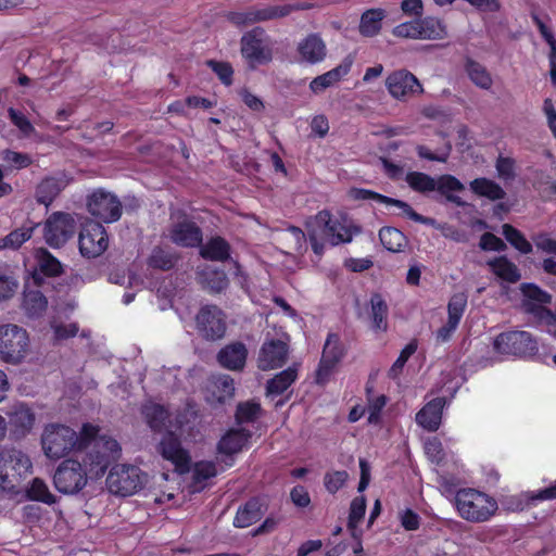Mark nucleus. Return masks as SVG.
<instances>
[{
    "label": "nucleus",
    "instance_id": "nucleus-1",
    "mask_svg": "<svg viewBox=\"0 0 556 556\" xmlns=\"http://www.w3.org/2000/svg\"><path fill=\"white\" fill-rule=\"evenodd\" d=\"M40 444L45 456L54 462L70 454L86 452L83 462L90 467V471L96 470L97 477L102 476L111 462L121 455L118 442L106 434H100L99 426L90 422L84 424L79 432L64 424H47L41 432Z\"/></svg>",
    "mask_w": 556,
    "mask_h": 556
},
{
    "label": "nucleus",
    "instance_id": "nucleus-2",
    "mask_svg": "<svg viewBox=\"0 0 556 556\" xmlns=\"http://www.w3.org/2000/svg\"><path fill=\"white\" fill-rule=\"evenodd\" d=\"M305 228L313 252L321 256L326 244L332 247L350 243L361 233V227L345 215L334 217L329 211H319L305 222Z\"/></svg>",
    "mask_w": 556,
    "mask_h": 556
},
{
    "label": "nucleus",
    "instance_id": "nucleus-3",
    "mask_svg": "<svg viewBox=\"0 0 556 556\" xmlns=\"http://www.w3.org/2000/svg\"><path fill=\"white\" fill-rule=\"evenodd\" d=\"M454 506L459 517L469 522L488 521L498 508L495 498L471 488L457 491Z\"/></svg>",
    "mask_w": 556,
    "mask_h": 556
},
{
    "label": "nucleus",
    "instance_id": "nucleus-4",
    "mask_svg": "<svg viewBox=\"0 0 556 556\" xmlns=\"http://www.w3.org/2000/svg\"><path fill=\"white\" fill-rule=\"evenodd\" d=\"M31 468V460L24 452L16 448L0 451V495L4 492L16 493Z\"/></svg>",
    "mask_w": 556,
    "mask_h": 556
},
{
    "label": "nucleus",
    "instance_id": "nucleus-5",
    "mask_svg": "<svg viewBox=\"0 0 556 556\" xmlns=\"http://www.w3.org/2000/svg\"><path fill=\"white\" fill-rule=\"evenodd\" d=\"M28 334L16 325L0 326V355L7 363L18 364L28 353Z\"/></svg>",
    "mask_w": 556,
    "mask_h": 556
},
{
    "label": "nucleus",
    "instance_id": "nucleus-6",
    "mask_svg": "<svg viewBox=\"0 0 556 556\" xmlns=\"http://www.w3.org/2000/svg\"><path fill=\"white\" fill-rule=\"evenodd\" d=\"M87 470L97 476L96 470L90 471L89 466L81 465L73 458L65 459L55 470L53 477L55 488L65 494L79 492L87 483Z\"/></svg>",
    "mask_w": 556,
    "mask_h": 556
},
{
    "label": "nucleus",
    "instance_id": "nucleus-7",
    "mask_svg": "<svg viewBox=\"0 0 556 556\" xmlns=\"http://www.w3.org/2000/svg\"><path fill=\"white\" fill-rule=\"evenodd\" d=\"M146 479L140 469L130 465L114 466L106 478V485L111 493L129 496L139 491Z\"/></svg>",
    "mask_w": 556,
    "mask_h": 556
},
{
    "label": "nucleus",
    "instance_id": "nucleus-8",
    "mask_svg": "<svg viewBox=\"0 0 556 556\" xmlns=\"http://www.w3.org/2000/svg\"><path fill=\"white\" fill-rule=\"evenodd\" d=\"M493 348L502 355L527 357L536 353L538 342L528 331H509L500 333L494 339Z\"/></svg>",
    "mask_w": 556,
    "mask_h": 556
},
{
    "label": "nucleus",
    "instance_id": "nucleus-9",
    "mask_svg": "<svg viewBox=\"0 0 556 556\" xmlns=\"http://www.w3.org/2000/svg\"><path fill=\"white\" fill-rule=\"evenodd\" d=\"M78 243L83 256L98 257L108 249V233L100 223L89 220L80 230Z\"/></svg>",
    "mask_w": 556,
    "mask_h": 556
},
{
    "label": "nucleus",
    "instance_id": "nucleus-10",
    "mask_svg": "<svg viewBox=\"0 0 556 556\" xmlns=\"http://www.w3.org/2000/svg\"><path fill=\"white\" fill-rule=\"evenodd\" d=\"M87 205L89 213L104 223H114L122 215V204L117 197L104 190L94 191Z\"/></svg>",
    "mask_w": 556,
    "mask_h": 556
},
{
    "label": "nucleus",
    "instance_id": "nucleus-11",
    "mask_svg": "<svg viewBox=\"0 0 556 556\" xmlns=\"http://www.w3.org/2000/svg\"><path fill=\"white\" fill-rule=\"evenodd\" d=\"M263 29L254 28L241 38V53L251 65L267 63L271 60V50Z\"/></svg>",
    "mask_w": 556,
    "mask_h": 556
},
{
    "label": "nucleus",
    "instance_id": "nucleus-12",
    "mask_svg": "<svg viewBox=\"0 0 556 556\" xmlns=\"http://www.w3.org/2000/svg\"><path fill=\"white\" fill-rule=\"evenodd\" d=\"M75 232V220L66 213H53L45 224V239L52 248L62 247Z\"/></svg>",
    "mask_w": 556,
    "mask_h": 556
},
{
    "label": "nucleus",
    "instance_id": "nucleus-13",
    "mask_svg": "<svg viewBox=\"0 0 556 556\" xmlns=\"http://www.w3.org/2000/svg\"><path fill=\"white\" fill-rule=\"evenodd\" d=\"M386 87L390 96L399 101H406L415 93L422 92L419 80L406 70H399L388 75Z\"/></svg>",
    "mask_w": 556,
    "mask_h": 556
},
{
    "label": "nucleus",
    "instance_id": "nucleus-14",
    "mask_svg": "<svg viewBox=\"0 0 556 556\" xmlns=\"http://www.w3.org/2000/svg\"><path fill=\"white\" fill-rule=\"evenodd\" d=\"M197 328L207 340H218L224 337L226 323L223 312L217 306H204L197 315Z\"/></svg>",
    "mask_w": 556,
    "mask_h": 556
},
{
    "label": "nucleus",
    "instance_id": "nucleus-15",
    "mask_svg": "<svg viewBox=\"0 0 556 556\" xmlns=\"http://www.w3.org/2000/svg\"><path fill=\"white\" fill-rule=\"evenodd\" d=\"M343 356L344 348L340 338L334 333H330L325 342L321 359L316 372L317 383H325L329 379Z\"/></svg>",
    "mask_w": 556,
    "mask_h": 556
},
{
    "label": "nucleus",
    "instance_id": "nucleus-16",
    "mask_svg": "<svg viewBox=\"0 0 556 556\" xmlns=\"http://www.w3.org/2000/svg\"><path fill=\"white\" fill-rule=\"evenodd\" d=\"M288 353L287 341L283 339H267L260 350L257 367L265 371L282 367L287 362Z\"/></svg>",
    "mask_w": 556,
    "mask_h": 556
},
{
    "label": "nucleus",
    "instance_id": "nucleus-17",
    "mask_svg": "<svg viewBox=\"0 0 556 556\" xmlns=\"http://www.w3.org/2000/svg\"><path fill=\"white\" fill-rule=\"evenodd\" d=\"M467 306V295L465 293L454 294L447 304V321L435 332L437 343H445L451 340L457 329Z\"/></svg>",
    "mask_w": 556,
    "mask_h": 556
},
{
    "label": "nucleus",
    "instance_id": "nucleus-18",
    "mask_svg": "<svg viewBox=\"0 0 556 556\" xmlns=\"http://www.w3.org/2000/svg\"><path fill=\"white\" fill-rule=\"evenodd\" d=\"M11 432L15 438H24L33 430L36 424V414L26 403L13 404L7 412Z\"/></svg>",
    "mask_w": 556,
    "mask_h": 556
},
{
    "label": "nucleus",
    "instance_id": "nucleus-19",
    "mask_svg": "<svg viewBox=\"0 0 556 556\" xmlns=\"http://www.w3.org/2000/svg\"><path fill=\"white\" fill-rule=\"evenodd\" d=\"M159 452L164 459L169 460L179 472L189 470L190 456L180 446V442L173 433H167L161 441Z\"/></svg>",
    "mask_w": 556,
    "mask_h": 556
},
{
    "label": "nucleus",
    "instance_id": "nucleus-20",
    "mask_svg": "<svg viewBox=\"0 0 556 556\" xmlns=\"http://www.w3.org/2000/svg\"><path fill=\"white\" fill-rule=\"evenodd\" d=\"M355 198L363 199V200L374 199V200L384 203L387 205H394L397 208H400L401 214L403 216H405L416 223H420V224H425V225H429V226L435 225V220L433 218L425 217V216L418 214L417 212H415L413 210V207L409 204H407L404 201L388 198L386 195H382V194H379V193H376V192H372L369 190H365V189L356 190Z\"/></svg>",
    "mask_w": 556,
    "mask_h": 556
},
{
    "label": "nucleus",
    "instance_id": "nucleus-21",
    "mask_svg": "<svg viewBox=\"0 0 556 556\" xmlns=\"http://www.w3.org/2000/svg\"><path fill=\"white\" fill-rule=\"evenodd\" d=\"M353 64V58L348 55L342 60V62L336 66L334 68L324 73L315 77L309 83V89L313 93H320L325 91L327 88H330L338 84L343 77H345L351 71Z\"/></svg>",
    "mask_w": 556,
    "mask_h": 556
},
{
    "label": "nucleus",
    "instance_id": "nucleus-22",
    "mask_svg": "<svg viewBox=\"0 0 556 556\" xmlns=\"http://www.w3.org/2000/svg\"><path fill=\"white\" fill-rule=\"evenodd\" d=\"M289 5H275L263 9H252L247 12H238L231 15V21L237 25H245L258 21H267L276 17H282L290 13Z\"/></svg>",
    "mask_w": 556,
    "mask_h": 556
},
{
    "label": "nucleus",
    "instance_id": "nucleus-23",
    "mask_svg": "<svg viewBox=\"0 0 556 556\" xmlns=\"http://www.w3.org/2000/svg\"><path fill=\"white\" fill-rule=\"evenodd\" d=\"M67 185L68 179L63 174L43 178L36 187L35 197L37 202L46 206L50 205Z\"/></svg>",
    "mask_w": 556,
    "mask_h": 556
},
{
    "label": "nucleus",
    "instance_id": "nucleus-24",
    "mask_svg": "<svg viewBox=\"0 0 556 556\" xmlns=\"http://www.w3.org/2000/svg\"><path fill=\"white\" fill-rule=\"evenodd\" d=\"M298 52L303 62L317 64L325 60L327 47L318 35L312 34L299 42Z\"/></svg>",
    "mask_w": 556,
    "mask_h": 556
},
{
    "label": "nucleus",
    "instance_id": "nucleus-25",
    "mask_svg": "<svg viewBox=\"0 0 556 556\" xmlns=\"http://www.w3.org/2000/svg\"><path fill=\"white\" fill-rule=\"evenodd\" d=\"M248 357V350L241 342L224 346L217 354L219 365L228 370H242Z\"/></svg>",
    "mask_w": 556,
    "mask_h": 556
},
{
    "label": "nucleus",
    "instance_id": "nucleus-26",
    "mask_svg": "<svg viewBox=\"0 0 556 556\" xmlns=\"http://www.w3.org/2000/svg\"><path fill=\"white\" fill-rule=\"evenodd\" d=\"M170 239L178 245L198 247L202 242V231L193 222L184 219L173 225Z\"/></svg>",
    "mask_w": 556,
    "mask_h": 556
},
{
    "label": "nucleus",
    "instance_id": "nucleus-27",
    "mask_svg": "<svg viewBox=\"0 0 556 556\" xmlns=\"http://www.w3.org/2000/svg\"><path fill=\"white\" fill-rule=\"evenodd\" d=\"M445 405L443 397H435L428 402L416 415V421L428 431H435L442 418V409Z\"/></svg>",
    "mask_w": 556,
    "mask_h": 556
},
{
    "label": "nucleus",
    "instance_id": "nucleus-28",
    "mask_svg": "<svg viewBox=\"0 0 556 556\" xmlns=\"http://www.w3.org/2000/svg\"><path fill=\"white\" fill-rule=\"evenodd\" d=\"M208 392L211 393V395L207 396V401L210 403L222 404L226 402L227 400L233 396V379L228 375H219L217 377H214L210 382Z\"/></svg>",
    "mask_w": 556,
    "mask_h": 556
},
{
    "label": "nucleus",
    "instance_id": "nucleus-29",
    "mask_svg": "<svg viewBox=\"0 0 556 556\" xmlns=\"http://www.w3.org/2000/svg\"><path fill=\"white\" fill-rule=\"evenodd\" d=\"M264 515L263 504L260 500L253 498L239 507L233 519V526L237 528H247L258 521Z\"/></svg>",
    "mask_w": 556,
    "mask_h": 556
},
{
    "label": "nucleus",
    "instance_id": "nucleus-30",
    "mask_svg": "<svg viewBox=\"0 0 556 556\" xmlns=\"http://www.w3.org/2000/svg\"><path fill=\"white\" fill-rule=\"evenodd\" d=\"M387 16L383 9H369L361 16L359 33L365 37L377 36L382 28V21Z\"/></svg>",
    "mask_w": 556,
    "mask_h": 556
},
{
    "label": "nucleus",
    "instance_id": "nucleus-31",
    "mask_svg": "<svg viewBox=\"0 0 556 556\" xmlns=\"http://www.w3.org/2000/svg\"><path fill=\"white\" fill-rule=\"evenodd\" d=\"M419 40H440L446 37L444 23L437 17L418 18Z\"/></svg>",
    "mask_w": 556,
    "mask_h": 556
},
{
    "label": "nucleus",
    "instance_id": "nucleus-32",
    "mask_svg": "<svg viewBox=\"0 0 556 556\" xmlns=\"http://www.w3.org/2000/svg\"><path fill=\"white\" fill-rule=\"evenodd\" d=\"M250 434L242 430L228 431L218 443V453L225 455H232L240 452L247 444Z\"/></svg>",
    "mask_w": 556,
    "mask_h": 556
},
{
    "label": "nucleus",
    "instance_id": "nucleus-33",
    "mask_svg": "<svg viewBox=\"0 0 556 556\" xmlns=\"http://www.w3.org/2000/svg\"><path fill=\"white\" fill-rule=\"evenodd\" d=\"M370 318L372 327L379 331H386L388 329V314L389 307L386 300L379 293H374L370 296Z\"/></svg>",
    "mask_w": 556,
    "mask_h": 556
},
{
    "label": "nucleus",
    "instance_id": "nucleus-34",
    "mask_svg": "<svg viewBox=\"0 0 556 556\" xmlns=\"http://www.w3.org/2000/svg\"><path fill=\"white\" fill-rule=\"evenodd\" d=\"M298 378V369L295 366L289 367L277 374L267 382V395L282 394Z\"/></svg>",
    "mask_w": 556,
    "mask_h": 556
},
{
    "label": "nucleus",
    "instance_id": "nucleus-35",
    "mask_svg": "<svg viewBox=\"0 0 556 556\" xmlns=\"http://www.w3.org/2000/svg\"><path fill=\"white\" fill-rule=\"evenodd\" d=\"M438 190L445 199L450 202L455 203L458 206H464L465 202L458 197L453 194L454 191H460L464 189L463 184L452 175H442L437 179Z\"/></svg>",
    "mask_w": 556,
    "mask_h": 556
},
{
    "label": "nucleus",
    "instance_id": "nucleus-36",
    "mask_svg": "<svg viewBox=\"0 0 556 556\" xmlns=\"http://www.w3.org/2000/svg\"><path fill=\"white\" fill-rule=\"evenodd\" d=\"M366 513V500L364 496H357L353 498L350 506L348 528L351 531V535L354 539H361L362 531L358 529V525L364 519Z\"/></svg>",
    "mask_w": 556,
    "mask_h": 556
},
{
    "label": "nucleus",
    "instance_id": "nucleus-37",
    "mask_svg": "<svg viewBox=\"0 0 556 556\" xmlns=\"http://www.w3.org/2000/svg\"><path fill=\"white\" fill-rule=\"evenodd\" d=\"M36 268L46 276H58L62 273V264L46 249L35 252Z\"/></svg>",
    "mask_w": 556,
    "mask_h": 556
},
{
    "label": "nucleus",
    "instance_id": "nucleus-38",
    "mask_svg": "<svg viewBox=\"0 0 556 556\" xmlns=\"http://www.w3.org/2000/svg\"><path fill=\"white\" fill-rule=\"evenodd\" d=\"M489 266L492 271L503 280L508 282H516L520 279V274L517 266L508 261L505 256H500L490 261Z\"/></svg>",
    "mask_w": 556,
    "mask_h": 556
},
{
    "label": "nucleus",
    "instance_id": "nucleus-39",
    "mask_svg": "<svg viewBox=\"0 0 556 556\" xmlns=\"http://www.w3.org/2000/svg\"><path fill=\"white\" fill-rule=\"evenodd\" d=\"M466 73L470 80L481 89L489 90L493 85L492 76L485 66L473 60L466 62Z\"/></svg>",
    "mask_w": 556,
    "mask_h": 556
},
{
    "label": "nucleus",
    "instance_id": "nucleus-40",
    "mask_svg": "<svg viewBox=\"0 0 556 556\" xmlns=\"http://www.w3.org/2000/svg\"><path fill=\"white\" fill-rule=\"evenodd\" d=\"M470 188L476 194L485 197L493 201L501 200L505 195V192L500 185L486 178H477L472 180L470 182Z\"/></svg>",
    "mask_w": 556,
    "mask_h": 556
},
{
    "label": "nucleus",
    "instance_id": "nucleus-41",
    "mask_svg": "<svg viewBox=\"0 0 556 556\" xmlns=\"http://www.w3.org/2000/svg\"><path fill=\"white\" fill-rule=\"evenodd\" d=\"M382 245L391 252H400L406 245V237L402 231L393 227H383L379 231Z\"/></svg>",
    "mask_w": 556,
    "mask_h": 556
},
{
    "label": "nucleus",
    "instance_id": "nucleus-42",
    "mask_svg": "<svg viewBox=\"0 0 556 556\" xmlns=\"http://www.w3.org/2000/svg\"><path fill=\"white\" fill-rule=\"evenodd\" d=\"M201 255L212 261H225L229 256V244L220 237L213 238L201 248Z\"/></svg>",
    "mask_w": 556,
    "mask_h": 556
},
{
    "label": "nucleus",
    "instance_id": "nucleus-43",
    "mask_svg": "<svg viewBox=\"0 0 556 556\" xmlns=\"http://www.w3.org/2000/svg\"><path fill=\"white\" fill-rule=\"evenodd\" d=\"M192 491L199 492L203 489V483L216 475V467L213 462H199L192 468Z\"/></svg>",
    "mask_w": 556,
    "mask_h": 556
},
{
    "label": "nucleus",
    "instance_id": "nucleus-44",
    "mask_svg": "<svg viewBox=\"0 0 556 556\" xmlns=\"http://www.w3.org/2000/svg\"><path fill=\"white\" fill-rule=\"evenodd\" d=\"M405 181L415 191L420 193L432 192L437 189V179L421 172H410Z\"/></svg>",
    "mask_w": 556,
    "mask_h": 556
},
{
    "label": "nucleus",
    "instance_id": "nucleus-45",
    "mask_svg": "<svg viewBox=\"0 0 556 556\" xmlns=\"http://www.w3.org/2000/svg\"><path fill=\"white\" fill-rule=\"evenodd\" d=\"M0 160L10 168V169H24L31 165L33 159L29 154L17 152L11 149H4L0 151Z\"/></svg>",
    "mask_w": 556,
    "mask_h": 556
},
{
    "label": "nucleus",
    "instance_id": "nucleus-46",
    "mask_svg": "<svg viewBox=\"0 0 556 556\" xmlns=\"http://www.w3.org/2000/svg\"><path fill=\"white\" fill-rule=\"evenodd\" d=\"M34 229L35 227L31 225H24L21 228L11 231L8 236L0 240V249L20 248L24 242L31 238Z\"/></svg>",
    "mask_w": 556,
    "mask_h": 556
},
{
    "label": "nucleus",
    "instance_id": "nucleus-47",
    "mask_svg": "<svg viewBox=\"0 0 556 556\" xmlns=\"http://www.w3.org/2000/svg\"><path fill=\"white\" fill-rule=\"evenodd\" d=\"M148 425L153 430H161L167 419V412L159 404L148 403L142 408Z\"/></svg>",
    "mask_w": 556,
    "mask_h": 556
},
{
    "label": "nucleus",
    "instance_id": "nucleus-48",
    "mask_svg": "<svg viewBox=\"0 0 556 556\" xmlns=\"http://www.w3.org/2000/svg\"><path fill=\"white\" fill-rule=\"evenodd\" d=\"M503 235L505 239L520 253L529 254L532 252V244L526 237L509 224L503 225Z\"/></svg>",
    "mask_w": 556,
    "mask_h": 556
},
{
    "label": "nucleus",
    "instance_id": "nucleus-49",
    "mask_svg": "<svg viewBox=\"0 0 556 556\" xmlns=\"http://www.w3.org/2000/svg\"><path fill=\"white\" fill-rule=\"evenodd\" d=\"M24 307L28 315L38 316L47 308V300L40 291L29 290L24 293Z\"/></svg>",
    "mask_w": 556,
    "mask_h": 556
},
{
    "label": "nucleus",
    "instance_id": "nucleus-50",
    "mask_svg": "<svg viewBox=\"0 0 556 556\" xmlns=\"http://www.w3.org/2000/svg\"><path fill=\"white\" fill-rule=\"evenodd\" d=\"M27 496L33 501H39L45 504H53L55 502L54 495L49 491L48 485L43 480L35 478L29 488L27 489Z\"/></svg>",
    "mask_w": 556,
    "mask_h": 556
},
{
    "label": "nucleus",
    "instance_id": "nucleus-51",
    "mask_svg": "<svg viewBox=\"0 0 556 556\" xmlns=\"http://www.w3.org/2000/svg\"><path fill=\"white\" fill-rule=\"evenodd\" d=\"M531 18L533 23L536 25L540 34L545 39L547 45L551 48V52L548 55L549 59V67H556V39L551 31V29L546 26L543 20L540 18L538 14H532Z\"/></svg>",
    "mask_w": 556,
    "mask_h": 556
},
{
    "label": "nucleus",
    "instance_id": "nucleus-52",
    "mask_svg": "<svg viewBox=\"0 0 556 556\" xmlns=\"http://www.w3.org/2000/svg\"><path fill=\"white\" fill-rule=\"evenodd\" d=\"M437 482L440 493L446 498H453V502H455V495L459 490L460 480L455 476L438 472Z\"/></svg>",
    "mask_w": 556,
    "mask_h": 556
},
{
    "label": "nucleus",
    "instance_id": "nucleus-53",
    "mask_svg": "<svg viewBox=\"0 0 556 556\" xmlns=\"http://www.w3.org/2000/svg\"><path fill=\"white\" fill-rule=\"evenodd\" d=\"M8 113L12 124L21 131L24 137H30L35 134V127L24 113L13 108H10Z\"/></svg>",
    "mask_w": 556,
    "mask_h": 556
},
{
    "label": "nucleus",
    "instance_id": "nucleus-54",
    "mask_svg": "<svg viewBox=\"0 0 556 556\" xmlns=\"http://www.w3.org/2000/svg\"><path fill=\"white\" fill-rule=\"evenodd\" d=\"M348 478L349 475L345 470L327 472L324 477L325 488L329 493L334 494L344 486Z\"/></svg>",
    "mask_w": 556,
    "mask_h": 556
},
{
    "label": "nucleus",
    "instance_id": "nucleus-55",
    "mask_svg": "<svg viewBox=\"0 0 556 556\" xmlns=\"http://www.w3.org/2000/svg\"><path fill=\"white\" fill-rule=\"evenodd\" d=\"M417 346L415 343H408L400 353L397 359L393 363L392 367L389 370V377L395 379L400 376L403 370L404 365L408 361V358L415 353Z\"/></svg>",
    "mask_w": 556,
    "mask_h": 556
},
{
    "label": "nucleus",
    "instance_id": "nucleus-56",
    "mask_svg": "<svg viewBox=\"0 0 556 556\" xmlns=\"http://www.w3.org/2000/svg\"><path fill=\"white\" fill-rule=\"evenodd\" d=\"M425 453L431 463L435 465L443 464L445 454L442 443L437 438L429 439L425 443Z\"/></svg>",
    "mask_w": 556,
    "mask_h": 556
},
{
    "label": "nucleus",
    "instance_id": "nucleus-57",
    "mask_svg": "<svg viewBox=\"0 0 556 556\" xmlns=\"http://www.w3.org/2000/svg\"><path fill=\"white\" fill-rule=\"evenodd\" d=\"M261 413V406L257 403L247 402L238 405L237 420L239 422H249L255 420Z\"/></svg>",
    "mask_w": 556,
    "mask_h": 556
},
{
    "label": "nucleus",
    "instance_id": "nucleus-58",
    "mask_svg": "<svg viewBox=\"0 0 556 556\" xmlns=\"http://www.w3.org/2000/svg\"><path fill=\"white\" fill-rule=\"evenodd\" d=\"M451 150L452 146L450 142H446L444 147L439 149L438 152L435 153L431 152L430 149L426 146L417 147V153L420 157L442 163H445L447 161Z\"/></svg>",
    "mask_w": 556,
    "mask_h": 556
},
{
    "label": "nucleus",
    "instance_id": "nucleus-59",
    "mask_svg": "<svg viewBox=\"0 0 556 556\" xmlns=\"http://www.w3.org/2000/svg\"><path fill=\"white\" fill-rule=\"evenodd\" d=\"M392 34L399 38L419 39L418 18L399 24Z\"/></svg>",
    "mask_w": 556,
    "mask_h": 556
},
{
    "label": "nucleus",
    "instance_id": "nucleus-60",
    "mask_svg": "<svg viewBox=\"0 0 556 556\" xmlns=\"http://www.w3.org/2000/svg\"><path fill=\"white\" fill-rule=\"evenodd\" d=\"M51 328L54 333V339L64 340L75 337L78 332V326L75 323L62 324L56 320L51 323Z\"/></svg>",
    "mask_w": 556,
    "mask_h": 556
},
{
    "label": "nucleus",
    "instance_id": "nucleus-61",
    "mask_svg": "<svg viewBox=\"0 0 556 556\" xmlns=\"http://www.w3.org/2000/svg\"><path fill=\"white\" fill-rule=\"evenodd\" d=\"M207 65L212 68L214 73L218 76V78L227 86L231 85L232 83V67L230 64L226 62H217L210 60L207 61Z\"/></svg>",
    "mask_w": 556,
    "mask_h": 556
},
{
    "label": "nucleus",
    "instance_id": "nucleus-62",
    "mask_svg": "<svg viewBox=\"0 0 556 556\" xmlns=\"http://www.w3.org/2000/svg\"><path fill=\"white\" fill-rule=\"evenodd\" d=\"M521 291L523 295L538 304H544L551 302V296L539 287L534 285H522Z\"/></svg>",
    "mask_w": 556,
    "mask_h": 556
},
{
    "label": "nucleus",
    "instance_id": "nucleus-63",
    "mask_svg": "<svg viewBox=\"0 0 556 556\" xmlns=\"http://www.w3.org/2000/svg\"><path fill=\"white\" fill-rule=\"evenodd\" d=\"M387 399L384 395H379L368 403V422L378 424L380 420V414L382 408L386 406Z\"/></svg>",
    "mask_w": 556,
    "mask_h": 556
},
{
    "label": "nucleus",
    "instance_id": "nucleus-64",
    "mask_svg": "<svg viewBox=\"0 0 556 556\" xmlns=\"http://www.w3.org/2000/svg\"><path fill=\"white\" fill-rule=\"evenodd\" d=\"M538 249L545 253L556 255V240L551 238L547 233H538L532 238Z\"/></svg>",
    "mask_w": 556,
    "mask_h": 556
}]
</instances>
